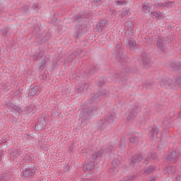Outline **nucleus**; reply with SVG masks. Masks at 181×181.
Masks as SVG:
<instances>
[{
  "instance_id": "1",
  "label": "nucleus",
  "mask_w": 181,
  "mask_h": 181,
  "mask_svg": "<svg viewBox=\"0 0 181 181\" xmlns=\"http://www.w3.org/2000/svg\"><path fill=\"white\" fill-rule=\"evenodd\" d=\"M102 155L103 154L100 151H97L93 153L90 157L91 162L90 163H88L86 165V170L90 171L93 170L94 167L95 166V165L94 164V160H95V159H98V158H101Z\"/></svg>"
},
{
  "instance_id": "2",
  "label": "nucleus",
  "mask_w": 181,
  "mask_h": 181,
  "mask_svg": "<svg viewBox=\"0 0 181 181\" xmlns=\"http://www.w3.org/2000/svg\"><path fill=\"white\" fill-rule=\"evenodd\" d=\"M36 169L35 167H32L30 168H25L23 170V173L21 174V177L23 179H26V177H30V176H33L36 173Z\"/></svg>"
},
{
  "instance_id": "3",
  "label": "nucleus",
  "mask_w": 181,
  "mask_h": 181,
  "mask_svg": "<svg viewBox=\"0 0 181 181\" xmlns=\"http://www.w3.org/2000/svg\"><path fill=\"white\" fill-rule=\"evenodd\" d=\"M139 162H142L144 165H148V159H145L142 157V156H139L138 154L134 156L131 160V164L133 165H138Z\"/></svg>"
},
{
  "instance_id": "4",
  "label": "nucleus",
  "mask_w": 181,
  "mask_h": 181,
  "mask_svg": "<svg viewBox=\"0 0 181 181\" xmlns=\"http://www.w3.org/2000/svg\"><path fill=\"white\" fill-rule=\"evenodd\" d=\"M138 112H141V108L139 107H132L129 111L126 113V116L127 119H132L138 114Z\"/></svg>"
},
{
  "instance_id": "5",
  "label": "nucleus",
  "mask_w": 181,
  "mask_h": 181,
  "mask_svg": "<svg viewBox=\"0 0 181 181\" xmlns=\"http://www.w3.org/2000/svg\"><path fill=\"white\" fill-rule=\"evenodd\" d=\"M91 112H93L91 107L83 109L80 114V118L82 119L81 122H86V119Z\"/></svg>"
},
{
  "instance_id": "6",
  "label": "nucleus",
  "mask_w": 181,
  "mask_h": 181,
  "mask_svg": "<svg viewBox=\"0 0 181 181\" xmlns=\"http://www.w3.org/2000/svg\"><path fill=\"white\" fill-rule=\"evenodd\" d=\"M175 82L172 79H163L160 81V87H172Z\"/></svg>"
},
{
  "instance_id": "7",
  "label": "nucleus",
  "mask_w": 181,
  "mask_h": 181,
  "mask_svg": "<svg viewBox=\"0 0 181 181\" xmlns=\"http://www.w3.org/2000/svg\"><path fill=\"white\" fill-rule=\"evenodd\" d=\"M105 21L104 20H100L96 23V29L100 33L105 29Z\"/></svg>"
},
{
  "instance_id": "8",
  "label": "nucleus",
  "mask_w": 181,
  "mask_h": 181,
  "mask_svg": "<svg viewBox=\"0 0 181 181\" xmlns=\"http://www.w3.org/2000/svg\"><path fill=\"white\" fill-rule=\"evenodd\" d=\"M168 160L170 162H176L177 160V153L176 151L171 152L167 157Z\"/></svg>"
},
{
  "instance_id": "9",
  "label": "nucleus",
  "mask_w": 181,
  "mask_h": 181,
  "mask_svg": "<svg viewBox=\"0 0 181 181\" xmlns=\"http://www.w3.org/2000/svg\"><path fill=\"white\" fill-rule=\"evenodd\" d=\"M114 122V116L111 114H108L105 117L104 124H112Z\"/></svg>"
},
{
  "instance_id": "10",
  "label": "nucleus",
  "mask_w": 181,
  "mask_h": 181,
  "mask_svg": "<svg viewBox=\"0 0 181 181\" xmlns=\"http://www.w3.org/2000/svg\"><path fill=\"white\" fill-rule=\"evenodd\" d=\"M165 171L168 175H175L176 173V167L172 165L168 166L165 168Z\"/></svg>"
},
{
  "instance_id": "11",
  "label": "nucleus",
  "mask_w": 181,
  "mask_h": 181,
  "mask_svg": "<svg viewBox=\"0 0 181 181\" xmlns=\"http://www.w3.org/2000/svg\"><path fill=\"white\" fill-rule=\"evenodd\" d=\"M37 91H39V88L37 86H34L30 90H29V95L31 97H33L37 94Z\"/></svg>"
},
{
  "instance_id": "12",
  "label": "nucleus",
  "mask_w": 181,
  "mask_h": 181,
  "mask_svg": "<svg viewBox=\"0 0 181 181\" xmlns=\"http://www.w3.org/2000/svg\"><path fill=\"white\" fill-rule=\"evenodd\" d=\"M157 46L158 47H159L161 52H163V50H165V43H163V40L158 39L157 41Z\"/></svg>"
},
{
  "instance_id": "13",
  "label": "nucleus",
  "mask_w": 181,
  "mask_h": 181,
  "mask_svg": "<svg viewBox=\"0 0 181 181\" xmlns=\"http://www.w3.org/2000/svg\"><path fill=\"white\" fill-rule=\"evenodd\" d=\"M158 132H159V129H158V127H153L151 129V136L153 138H158Z\"/></svg>"
},
{
  "instance_id": "14",
  "label": "nucleus",
  "mask_w": 181,
  "mask_h": 181,
  "mask_svg": "<svg viewBox=\"0 0 181 181\" xmlns=\"http://www.w3.org/2000/svg\"><path fill=\"white\" fill-rule=\"evenodd\" d=\"M155 170V166H149L147 169L145 170V173L146 175H151V173H153V171Z\"/></svg>"
},
{
  "instance_id": "15",
  "label": "nucleus",
  "mask_w": 181,
  "mask_h": 181,
  "mask_svg": "<svg viewBox=\"0 0 181 181\" xmlns=\"http://www.w3.org/2000/svg\"><path fill=\"white\" fill-rule=\"evenodd\" d=\"M151 9H152V8L148 5H143L142 6V11L145 13H149V12H151Z\"/></svg>"
},
{
  "instance_id": "16",
  "label": "nucleus",
  "mask_w": 181,
  "mask_h": 181,
  "mask_svg": "<svg viewBox=\"0 0 181 181\" xmlns=\"http://www.w3.org/2000/svg\"><path fill=\"white\" fill-rule=\"evenodd\" d=\"M116 49H117V57H120V59H122V56H120V54H122V47H121V45L118 44L117 45Z\"/></svg>"
},
{
  "instance_id": "17",
  "label": "nucleus",
  "mask_w": 181,
  "mask_h": 181,
  "mask_svg": "<svg viewBox=\"0 0 181 181\" xmlns=\"http://www.w3.org/2000/svg\"><path fill=\"white\" fill-rule=\"evenodd\" d=\"M151 15H153V16H154V18H158V19L162 18V16H163L162 15V13H160V11L151 12Z\"/></svg>"
},
{
  "instance_id": "18",
  "label": "nucleus",
  "mask_w": 181,
  "mask_h": 181,
  "mask_svg": "<svg viewBox=\"0 0 181 181\" xmlns=\"http://www.w3.org/2000/svg\"><path fill=\"white\" fill-rule=\"evenodd\" d=\"M47 67V63H46V61H43V62H42V64H41L40 66V68H39V69H38V71L40 72V73H42V71H43V70L45 69H46Z\"/></svg>"
},
{
  "instance_id": "19",
  "label": "nucleus",
  "mask_w": 181,
  "mask_h": 181,
  "mask_svg": "<svg viewBox=\"0 0 181 181\" xmlns=\"http://www.w3.org/2000/svg\"><path fill=\"white\" fill-rule=\"evenodd\" d=\"M121 163V162L119 161V160L118 158H115L112 162V166H114L115 168H118V166H119V164Z\"/></svg>"
},
{
  "instance_id": "20",
  "label": "nucleus",
  "mask_w": 181,
  "mask_h": 181,
  "mask_svg": "<svg viewBox=\"0 0 181 181\" xmlns=\"http://www.w3.org/2000/svg\"><path fill=\"white\" fill-rule=\"evenodd\" d=\"M85 89H88V85L87 83H83L79 88H78V91H84Z\"/></svg>"
},
{
  "instance_id": "21",
  "label": "nucleus",
  "mask_w": 181,
  "mask_h": 181,
  "mask_svg": "<svg viewBox=\"0 0 181 181\" xmlns=\"http://www.w3.org/2000/svg\"><path fill=\"white\" fill-rule=\"evenodd\" d=\"M115 4L116 5H118L119 6H121L122 5H127V1H125V0H116L115 1Z\"/></svg>"
},
{
  "instance_id": "22",
  "label": "nucleus",
  "mask_w": 181,
  "mask_h": 181,
  "mask_svg": "<svg viewBox=\"0 0 181 181\" xmlns=\"http://www.w3.org/2000/svg\"><path fill=\"white\" fill-rule=\"evenodd\" d=\"M129 139L132 144H136L138 141H139V139L137 136H132L131 137H129Z\"/></svg>"
},
{
  "instance_id": "23",
  "label": "nucleus",
  "mask_w": 181,
  "mask_h": 181,
  "mask_svg": "<svg viewBox=\"0 0 181 181\" xmlns=\"http://www.w3.org/2000/svg\"><path fill=\"white\" fill-rule=\"evenodd\" d=\"M77 29H79V31L78 33V35L76 36V37H78L80 35H81V32H85L84 28H86V25H81V26H77Z\"/></svg>"
},
{
  "instance_id": "24",
  "label": "nucleus",
  "mask_w": 181,
  "mask_h": 181,
  "mask_svg": "<svg viewBox=\"0 0 181 181\" xmlns=\"http://www.w3.org/2000/svg\"><path fill=\"white\" fill-rule=\"evenodd\" d=\"M11 110H13V111H16V112H22V110L16 105H11Z\"/></svg>"
},
{
  "instance_id": "25",
  "label": "nucleus",
  "mask_w": 181,
  "mask_h": 181,
  "mask_svg": "<svg viewBox=\"0 0 181 181\" xmlns=\"http://www.w3.org/2000/svg\"><path fill=\"white\" fill-rule=\"evenodd\" d=\"M147 159V162L148 163L151 159H156V153H150L148 155V158H145Z\"/></svg>"
},
{
  "instance_id": "26",
  "label": "nucleus",
  "mask_w": 181,
  "mask_h": 181,
  "mask_svg": "<svg viewBox=\"0 0 181 181\" xmlns=\"http://www.w3.org/2000/svg\"><path fill=\"white\" fill-rule=\"evenodd\" d=\"M135 45H136V42L134 40H128V45L129 47H135Z\"/></svg>"
},
{
  "instance_id": "27",
  "label": "nucleus",
  "mask_w": 181,
  "mask_h": 181,
  "mask_svg": "<svg viewBox=\"0 0 181 181\" xmlns=\"http://www.w3.org/2000/svg\"><path fill=\"white\" fill-rule=\"evenodd\" d=\"M127 15H128V10L123 9L120 13V16H122V18H124V16H127Z\"/></svg>"
},
{
  "instance_id": "28",
  "label": "nucleus",
  "mask_w": 181,
  "mask_h": 181,
  "mask_svg": "<svg viewBox=\"0 0 181 181\" xmlns=\"http://www.w3.org/2000/svg\"><path fill=\"white\" fill-rule=\"evenodd\" d=\"M126 145H125V141L124 140H120V143H119V147L122 149H124V148H125Z\"/></svg>"
},
{
  "instance_id": "29",
  "label": "nucleus",
  "mask_w": 181,
  "mask_h": 181,
  "mask_svg": "<svg viewBox=\"0 0 181 181\" xmlns=\"http://www.w3.org/2000/svg\"><path fill=\"white\" fill-rule=\"evenodd\" d=\"M175 83L177 86H181V76L175 79Z\"/></svg>"
},
{
  "instance_id": "30",
  "label": "nucleus",
  "mask_w": 181,
  "mask_h": 181,
  "mask_svg": "<svg viewBox=\"0 0 181 181\" xmlns=\"http://www.w3.org/2000/svg\"><path fill=\"white\" fill-rule=\"evenodd\" d=\"M9 179H11V176H7L6 174H5L4 176H3V178H2V180H9Z\"/></svg>"
},
{
  "instance_id": "31",
  "label": "nucleus",
  "mask_w": 181,
  "mask_h": 181,
  "mask_svg": "<svg viewBox=\"0 0 181 181\" xmlns=\"http://www.w3.org/2000/svg\"><path fill=\"white\" fill-rule=\"evenodd\" d=\"M3 90H4V91H8V90H9V85H8V86H3Z\"/></svg>"
},
{
  "instance_id": "32",
  "label": "nucleus",
  "mask_w": 181,
  "mask_h": 181,
  "mask_svg": "<svg viewBox=\"0 0 181 181\" xmlns=\"http://www.w3.org/2000/svg\"><path fill=\"white\" fill-rule=\"evenodd\" d=\"M42 57H43V52H40L37 57V59H42Z\"/></svg>"
},
{
  "instance_id": "33",
  "label": "nucleus",
  "mask_w": 181,
  "mask_h": 181,
  "mask_svg": "<svg viewBox=\"0 0 181 181\" xmlns=\"http://www.w3.org/2000/svg\"><path fill=\"white\" fill-rule=\"evenodd\" d=\"M33 9H37L39 8V4L37 3H35L33 5Z\"/></svg>"
},
{
  "instance_id": "34",
  "label": "nucleus",
  "mask_w": 181,
  "mask_h": 181,
  "mask_svg": "<svg viewBox=\"0 0 181 181\" xmlns=\"http://www.w3.org/2000/svg\"><path fill=\"white\" fill-rule=\"evenodd\" d=\"M145 56H146V54H142V57H143V62L144 64H146V61H145Z\"/></svg>"
},
{
  "instance_id": "35",
  "label": "nucleus",
  "mask_w": 181,
  "mask_h": 181,
  "mask_svg": "<svg viewBox=\"0 0 181 181\" xmlns=\"http://www.w3.org/2000/svg\"><path fill=\"white\" fill-rule=\"evenodd\" d=\"M81 18V15L78 14L74 17L75 21H77L78 19H80Z\"/></svg>"
},
{
  "instance_id": "36",
  "label": "nucleus",
  "mask_w": 181,
  "mask_h": 181,
  "mask_svg": "<svg viewBox=\"0 0 181 181\" xmlns=\"http://www.w3.org/2000/svg\"><path fill=\"white\" fill-rule=\"evenodd\" d=\"M23 9L24 12H26V11H28V9H29V7L28 6H24L23 7Z\"/></svg>"
},
{
  "instance_id": "37",
  "label": "nucleus",
  "mask_w": 181,
  "mask_h": 181,
  "mask_svg": "<svg viewBox=\"0 0 181 181\" xmlns=\"http://www.w3.org/2000/svg\"><path fill=\"white\" fill-rule=\"evenodd\" d=\"M111 151H112V146H110L108 147V149L107 150V152H111Z\"/></svg>"
},
{
  "instance_id": "38",
  "label": "nucleus",
  "mask_w": 181,
  "mask_h": 181,
  "mask_svg": "<svg viewBox=\"0 0 181 181\" xmlns=\"http://www.w3.org/2000/svg\"><path fill=\"white\" fill-rule=\"evenodd\" d=\"M175 181H181V175L177 176V177H175Z\"/></svg>"
},
{
  "instance_id": "39",
  "label": "nucleus",
  "mask_w": 181,
  "mask_h": 181,
  "mask_svg": "<svg viewBox=\"0 0 181 181\" xmlns=\"http://www.w3.org/2000/svg\"><path fill=\"white\" fill-rule=\"evenodd\" d=\"M70 169V165H66V168H64V172H67Z\"/></svg>"
},
{
  "instance_id": "40",
  "label": "nucleus",
  "mask_w": 181,
  "mask_h": 181,
  "mask_svg": "<svg viewBox=\"0 0 181 181\" xmlns=\"http://www.w3.org/2000/svg\"><path fill=\"white\" fill-rule=\"evenodd\" d=\"M158 148H163V146L162 143H160V144H158Z\"/></svg>"
},
{
  "instance_id": "41",
  "label": "nucleus",
  "mask_w": 181,
  "mask_h": 181,
  "mask_svg": "<svg viewBox=\"0 0 181 181\" xmlns=\"http://www.w3.org/2000/svg\"><path fill=\"white\" fill-rule=\"evenodd\" d=\"M110 13L112 14V13H115V10H112V9H110Z\"/></svg>"
},
{
  "instance_id": "42",
  "label": "nucleus",
  "mask_w": 181,
  "mask_h": 181,
  "mask_svg": "<svg viewBox=\"0 0 181 181\" xmlns=\"http://www.w3.org/2000/svg\"><path fill=\"white\" fill-rule=\"evenodd\" d=\"M101 0H93V2L95 3H98V2H100Z\"/></svg>"
},
{
  "instance_id": "43",
  "label": "nucleus",
  "mask_w": 181,
  "mask_h": 181,
  "mask_svg": "<svg viewBox=\"0 0 181 181\" xmlns=\"http://www.w3.org/2000/svg\"><path fill=\"white\" fill-rule=\"evenodd\" d=\"M126 71H127V72H128V71H129V72H131V69L127 68V69H126Z\"/></svg>"
},
{
  "instance_id": "44",
  "label": "nucleus",
  "mask_w": 181,
  "mask_h": 181,
  "mask_svg": "<svg viewBox=\"0 0 181 181\" xmlns=\"http://www.w3.org/2000/svg\"><path fill=\"white\" fill-rule=\"evenodd\" d=\"M100 125H104V122H103V120H100V122H99Z\"/></svg>"
},
{
  "instance_id": "45",
  "label": "nucleus",
  "mask_w": 181,
  "mask_h": 181,
  "mask_svg": "<svg viewBox=\"0 0 181 181\" xmlns=\"http://www.w3.org/2000/svg\"><path fill=\"white\" fill-rule=\"evenodd\" d=\"M1 158H2V153L0 152V162H1Z\"/></svg>"
},
{
  "instance_id": "46",
  "label": "nucleus",
  "mask_w": 181,
  "mask_h": 181,
  "mask_svg": "<svg viewBox=\"0 0 181 181\" xmlns=\"http://www.w3.org/2000/svg\"><path fill=\"white\" fill-rule=\"evenodd\" d=\"M163 6H168V3L163 4Z\"/></svg>"
},
{
  "instance_id": "47",
  "label": "nucleus",
  "mask_w": 181,
  "mask_h": 181,
  "mask_svg": "<svg viewBox=\"0 0 181 181\" xmlns=\"http://www.w3.org/2000/svg\"><path fill=\"white\" fill-rule=\"evenodd\" d=\"M89 73H90V74H93V71L90 70V71H89Z\"/></svg>"
},
{
  "instance_id": "48",
  "label": "nucleus",
  "mask_w": 181,
  "mask_h": 181,
  "mask_svg": "<svg viewBox=\"0 0 181 181\" xmlns=\"http://www.w3.org/2000/svg\"><path fill=\"white\" fill-rule=\"evenodd\" d=\"M19 155V150H17V156Z\"/></svg>"
},
{
  "instance_id": "49",
  "label": "nucleus",
  "mask_w": 181,
  "mask_h": 181,
  "mask_svg": "<svg viewBox=\"0 0 181 181\" xmlns=\"http://www.w3.org/2000/svg\"><path fill=\"white\" fill-rule=\"evenodd\" d=\"M59 114H60V112H58L55 114V115H59Z\"/></svg>"
},
{
  "instance_id": "50",
  "label": "nucleus",
  "mask_w": 181,
  "mask_h": 181,
  "mask_svg": "<svg viewBox=\"0 0 181 181\" xmlns=\"http://www.w3.org/2000/svg\"><path fill=\"white\" fill-rule=\"evenodd\" d=\"M105 93H103L100 94V95H104Z\"/></svg>"
},
{
  "instance_id": "51",
  "label": "nucleus",
  "mask_w": 181,
  "mask_h": 181,
  "mask_svg": "<svg viewBox=\"0 0 181 181\" xmlns=\"http://www.w3.org/2000/svg\"><path fill=\"white\" fill-rule=\"evenodd\" d=\"M145 69H148V67L145 66Z\"/></svg>"
},
{
  "instance_id": "52",
  "label": "nucleus",
  "mask_w": 181,
  "mask_h": 181,
  "mask_svg": "<svg viewBox=\"0 0 181 181\" xmlns=\"http://www.w3.org/2000/svg\"><path fill=\"white\" fill-rule=\"evenodd\" d=\"M94 111H95V108H94Z\"/></svg>"
},
{
  "instance_id": "53",
  "label": "nucleus",
  "mask_w": 181,
  "mask_h": 181,
  "mask_svg": "<svg viewBox=\"0 0 181 181\" xmlns=\"http://www.w3.org/2000/svg\"><path fill=\"white\" fill-rule=\"evenodd\" d=\"M180 114H181V111L180 112Z\"/></svg>"
},
{
  "instance_id": "54",
  "label": "nucleus",
  "mask_w": 181,
  "mask_h": 181,
  "mask_svg": "<svg viewBox=\"0 0 181 181\" xmlns=\"http://www.w3.org/2000/svg\"><path fill=\"white\" fill-rule=\"evenodd\" d=\"M0 181H2V180H0Z\"/></svg>"
}]
</instances>
